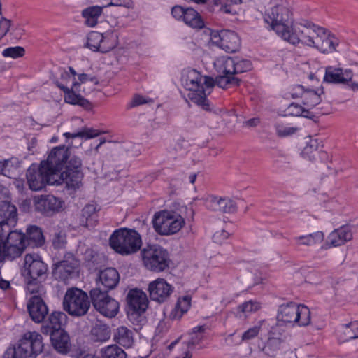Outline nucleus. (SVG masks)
<instances>
[{"instance_id": "nucleus-7", "label": "nucleus", "mask_w": 358, "mask_h": 358, "mask_svg": "<svg viewBox=\"0 0 358 358\" xmlns=\"http://www.w3.org/2000/svg\"><path fill=\"white\" fill-rule=\"evenodd\" d=\"M322 33L323 27L303 19L299 22H294L282 39L294 45L302 43L313 47L317 35Z\"/></svg>"}, {"instance_id": "nucleus-61", "label": "nucleus", "mask_w": 358, "mask_h": 358, "mask_svg": "<svg viewBox=\"0 0 358 358\" xmlns=\"http://www.w3.org/2000/svg\"><path fill=\"white\" fill-rule=\"evenodd\" d=\"M78 80L79 81L78 83H79L80 85L82 83H85L89 80L94 83L96 85L99 83L97 79L94 76H91L90 75H88L87 73L78 74Z\"/></svg>"}, {"instance_id": "nucleus-47", "label": "nucleus", "mask_w": 358, "mask_h": 358, "mask_svg": "<svg viewBox=\"0 0 358 358\" xmlns=\"http://www.w3.org/2000/svg\"><path fill=\"white\" fill-rule=\"evenodd\" d=\"M101 40H103V34L91 31L87 35L85 45L92 51L99 52Z\"/></svg>"}, {"instance_id": "nucleus-64", "label": "nucleus", "mask_w": 358, "mask_h": 358, "mask_svg": "<svg viewBox=\"0 0 358 358\" xmlns=\"http://www.w3.org/2000/svg\"><path fill=\"white\" fill-rule=\"evenodd\" d=\"M10 287V282L6 280L0 278V289L2 290H6Z\"/></svg>"}, {"instance_id": "nucleus-43", "label": "nucleus", "mask_w": 358, "mask_h": 358, "mask_svg": "<svg viewBox=\"0 0 358 358\" xmlns=\"http://www.w3.org/2000/svg\"><path fill=\"white\" fill-rule=\"evenodd\" d=\"M319 149V142L317 139L310 138L306 147L302 151L304 157L308 158L310 161H315L317 157L320 154Z\"/></svg>"}, {"instance_id": "nucleus-32", "label": "nucleus", "mask_w": 358, "mask_h": 358, "mask_svg": "<svg viewBox=\"0 0 358 358\" xmlns=\"http://www.w3.org/2000/svg\"><path fill=\"white\" fill-rule=\"evenodd\" d=\"M337 337L340 342H347L358 338V321L341 324L337 329Z\"/></svg>"}, {"instance_id": "nucleus-40", "label": "nucleus", "mask_w": 358, "mask_h": 358, "mask_svg": "<svg viewBox=\"0 0 358 358\" xmlns=\"http://www.w3.org/2000/svg\"><path fill=\"white\" fill-rule=\"evenodd\" d=\"M99 354L100 358H127L125 351L116 344L102 348Z\"/></svg>"}, {"instance_id": "nucleus-49", "label": "nucleus", "mask_w": 358, "mask_h": 358, "mask_svg": "<svg viewBox=\"0 0 358 358\" xmlns=\"http://www.w3.org/2000/svg\"><path fill=\"white\" fill-rule=\"evenodd\" d=\"M115 43L113 36L111 34L103 35V40L100 44L99 51L102 53H106L113 50L115 47Z\"/></svg>"}, {"instance_id": "nucleus-12", "label": "nucleus", "mask_w": 358, "mask_h": 358, "mask_svg": "<svg viewBox=\"0 0 358 358\" xmlns=\"http://www.w3.org/2000/svg\"><path fill=\"white\" fill-rule=\"evenodd\" d=\"M152 222L157 233L169 236L181 229L185 224V220L174 211L163 210L155 214Z\"/></svg>"}, {"instance_id": "nucleus-50", "label": "nucleus", "mask_w": 358, "mask_h": 358, "mask_svg": "<svg viewBox=\"0 0 358 358\" xmlns=\"http://www.w3.org/2000/svg\"><path fill=\"white\" fill-rule=\"evenodd\" d=\"M25 54V50L21 46L9 47L3 50L2 55L4 57H10L17 59L22 57Z\"/></svg>"}, {"instance_id": "nucleus-54", "label": "nucleus", "mask_w": 358, "mask_h": 358, "mask_svg": "<svg viewBox=\"0 0 358 358\" xmlns=\"http://www.w3.org/2000/svg\"><path fill=\"white\" fill-rule=\"evenodd\" d=\"M12 166V162L10 159L0 162V174L11 178L10 169Z\"/></svg>"}, {"instance_id": "nucleus-18", "label": "nucleus", "mask_w": 358, "mask_h": 358, "mask_svg": "<svg viewBox=\"0 0 358 358\" xmlns=\"http://www.w3.org/2000/svg\"><path fill=\"white\" fill-rule=\"evenodd\" d=\"M48 266L36 255L27 254L24 257L23 275L25 278L45 280Z\"/></svg>"}, {"instance_id": "nucleus-36", "label": "nucleus", "mask_w": 358, "mask_h": 358, "mask_svg": "<svg viewBox=\"0 0 358 358\" xmlns=\"http://www.w3.org/2000/svg\"><path fill=\"white\" fill-rule=\"evenodd\" d=\"M182 22L187 26L197 29H201L205 26L201 15L191 7L186 8Z\"/></svg>"}, {"instance_id": "nucleus-22", "label": "nucleus", "mask_w": 358, "mask_h": 358, "mask_svg": "<svg viewBox=\"0 0 358 358\" xmlns=\"http://www.w3.org/2000/svg\"><path fill=\"white\" fill-rule=\"evenodd\" d=\"M27 310L30 317L36 323L43 322L48 313L47 305L39 296H33L29 299Z\"/></svg>"}, {"instance_id": "nucleus-19", "label": "nucleus", "mask_w": 358, "mask_h": 358, "mask_svg": "<svg viewBox=\"0 0 358 358\" xmlns=\"http://www.w3.org/2000/svg\"><path fill=\"white\" fill-rule=\"evenodd\" d=\"M173 287L164 278H158L150 282L148 291L151 300L159 303L166 301L173 292Z\"/></svg>"}, {"instance_id": "nucleus-63", "label": "nucleus", "mask_w": 358, "mask_h": 358, "mask_svg": "<svg viewBox=\"0 0 358 358\" xmlns=\"http://www.w3.org/2000/svg\"><path fill=\"white\" fill-rule=\"evenodd\" d=\"M260 123V120L258 117L251 118L244 122V125L248 127H254L257 126Z\"/></svg>"}, {"instance_id": "nucleus-11", "label": "nucleus", "mask_w": 358, "mask_h": 358, "mask_svg": "<svg viewBox=\"0 0 358 358\" xmlns=\"http://www.w3.org/2000/svg\"><path fill=\"white\" fill-rule=\"evenodd\" d=\"M141 255L143 265L151 271L159 273L169 267V253L161 245H148L141 250Z\"/></svg>"}, {"instance_id": "nucleus-59", "label": "nucleus", "mask_w": 358, "mask_h": 358, "mask_svg": "<svg viewBox=\"0 0 358 358\" xmlns=\"http://www.w3.org/2000/svg\"><path fill=\"white\" fill-rule=\"evenodd\" d=\"M296 129L293 127H283L282 126H276V132L279 136H287L293 134Z\"/></svg>"}, {"instance_id": "nucleus-39", "label": "nucleus", "mask_w": 358, "mask_h": 358, "mask_svg": "<svg viewBox=\"0 0 358 358\" xmlns=\"http://www.w3.org/2000/svg\"><path fill=\"white\" fill-rule=\"evenodd\" d=\"M322 89L317 90L306 89L303 94V103L309 108H313L322 101Z\"/></svg>"}, {"instance_id": "nucleus-17", "label": "nucleus", "mask_w": 358, "mask_h": 358, "mask_svg": "<svg viewBox=\"0 0 358 358\" xmlns=\"http://www.w3.org/2000/svg\"><path fill=\"white\" fill-rule=\"evenodd\" d=\"M211 41L213 43L229 53L236 52L241 45L238 36L230 30L213 31L211 33Z\"/></svg>"}, {"instance_id": "nucleus-5", "label": "nucleus", "mask_w": 358, "mask_h": 358, "mask_svg": "<svg viewBox=\"0 0 358 358\" xmlns=\"http://www.w3.org/2000/svg\"><path fill=\"white\" fill-rule=\"evenodd\" d=\"M43 348L42 336L36 331H27L17 343L6 349L2 358H36Z\"/></svg>"}, {"instance_id": "nucleus-51", "label": "nucleus", "mask_w": 358, "mask_h": 358, "mask_svg": "<svg viewBox=\"0 0 358 358\" xmlns=\"http://www.w3.org/2000/svg\"><path fill=\"white\" fill-rule=\"evenodd\" d=\"M52 245L55 249H63L67 243L65 232L59 231L55 232L52 236Z\"/></svg>"}, {"instance_id": "nucleus-60", "label": "nucleus", "mask_w": 358, "mask_h": 358, "mask_svg": "<svg viewBox=\"0 0 358 358\" xmlns=\"http://www.w3.org/2000/svg\"><path fill=\"white\" fill-rule=\"evenodd\" d=\"M305 92V89L303 86L301 85H297L293 87L292 92H290L291 96L293 99L298 98L299 96L303 98V94Z\"/></svg>"}, {"instance_id": "nucleus-26", "label": "nucleus", "mask_w": 358, "mask_h": 358, "mask_svg": "<svg viewBox=\"0 0 358 358\" xmlns=\"http://www.w3.org/2000/svg\"><path fill=\"white\" fill-rule=\"evenodd\" d=\"M352 76L351 70L343 71L342 69L329 66L325 69L324 81L329 83L345 84L352 80Z\"/></svg>"}, {"instance_id": "nucleus-48", "label": "nucleus", "mask_w": 358, "mask_h": 358, "mask_svg": "<svg viewBox=\"0 0 358 358\" xmlns=\"http://www.w3.org/2000/svg\"><path fill=\"white\" fill-rule=\"evenodd\" d=\"M4 243L19 246L26 245L25 234L17 231H10L6 238L4 236Z\"/></svg>"}, {"instance_id": "nucleus-31", "label": "nucleus", "mask_w": 358, "mask_h": 358, "mask_svg": "<svg viewBox=\"0 0 358 358\" xmlns=\"http://www.w3.org/2000/svg\"><path fill=\"white\" fill-rule=\"evenodd\" d=\"M26 246L39 248L44 245L45 237L42 229L36 225H31L27 229L25 234Z\"/></svg>"}, {"instance_id": "nucleus-30", "label": "nucleus", "mask_w": 358, "mask_h": 358, "mask_svg": "<svg viewBox=\"0 0 358 358\" xmlns=\"http://www.w3.org/2000/svg\"><path fill=\"white\" fill-rule=\"evenodd\" d=\"M52 344L55 350L60 353H66L70 348V338L64 329L51 331L49 334Z\"/></svg>"}, {"instance_id": "nucleus-10", "label": "nucleus", "mask_w": 358, "mask_h": 358, "mask_svg": "<svg viewBox=\"0 0 358 358\" xmlns=\"http://www.w3.org/2000/svg\"><path fill=\"white\" fill-rule=\"evenodd\" d=\"M276 317L278 322L305 327L310 323V310L305 305L289 302L278 307Z\"/></svg>"}, {"instance_id": "nucleus-25", "label": "nucleus", "mask_w": 358, "mask_h": 358, "mask_svg": "<svg viewBox=\"0 0 358 358\" xmlns=\"http://www.w3.org/2000/svg\"><path fill=\"white\" fill-rule=\"evenodd\" d=\"M339 44V39L334 34L327 33L323 28V33L317 35L313 47L316 48L322 53H332L336 51Z\"/></svg>"}, {"instance_id": "nucleus-57", "label": "nucleus", "mask_w": 358, "mask_h": 358, "mask_svg": "<svg viewBox=\"0 0 358 358\" xmlns=\"http://www.w3.org/2000/svg\"><path fill=\"white\" fill-rule=\"evenodd\" d=\"M132 4L131 0H110V3L103 5V7L108 6H123L129 8Z\"/></svg>"}, {"instance_id": "nucleus-35", "label": "nucleus", "mask_w": 358, "mask_h": 358, "mask_svg": "<svg viewBox=\"0 0 358 358\" xmlns=\"http://www.w3.org/2000/svg\"><path fill=\"white\" fill-rule=\"evenodd\" d=\"M324 238V234L322 231H316L307 235L299 236L294 238L295 244L297 247L313 246L321 243Z\"/></svg>"}, {"instance_id": "nucleus-24", "label": "nucleus", "mask_w": 358, "mask_h": 358, "mask_svg": "<svg viewBox=\"0 0 358 358\" xmlns=\"http://www.w3.org/2000/svg\"><path fill=\"white\" fill-rule=\"evenodd\" d=\"M18 220L17 207L11 202H0V226L15 227Z\"/></svg>"}, {"instance_id": "nucleus-20", "label": "nucleus", "mask_w": 358, "mask_h": 358, "mask_svg": "<svg viewBox=\"0 0 358 358\" xmlns=\"http://www.w3.org/2000/svg\"><path fill=\"white\" fill-rule=\"evenodd\" d=\"M34 207L36 211L50 216L60 210L62 201L53 195H41L34 199Z\"/></svg>"}, {"instance_id": "nucleus-34", "label": "nucleus", "mask_w": 358, "mask_h": 358, "mask_svg": "<svg viewBox=\"0 0 358 358\" xmlns=\"http://www.w3.org/2000/svg\"><path fill=\"white\" fill-rule=\"evenodd\" d=\"M113 340L124 348H131L134 344L133 331L125 326H120L114 331Z\"/></svg>"}, {"instance_id": "nucleus-15", "label": "nucleus", "mask_w": 358, "mask_h": 358, "mask_svg": "<svg viewBox=\"0 0 358 358\" xmlns=\"http://www.w3.org/2000/svg\"><path fill=\"white\" fill-rule=\"evenodd\" d=\"M127 301L130 320L141 317L148 307L149 301L146 294L137 288L129 291Z\"/></svg>"}, {"instance_id": "nucleus-56", "label": "nucleus", "mask_w": 358, "mask_h": 358, "mask_svg": "<svg viewBox=\"0 0 358 358\" xmlns=\"http://www.w3.org/2000/svg\"><path fill=\"white\" fill-rule=\"evenodd\" d=\"M229 236V234L225 230L216 231L213 236V240L215 243L222 244Z\"/></svg>"}, {"instance_id": "nucleus-41", "label": "nucleus", "mask_w": 358, "mask_h": 358, "mask_svg": "<svg viewBox=\"0 0 358 358\" xmlns=\"http://www.w3.org/2000/svg\"><path fill=\"white\" fill-rule=\"evenodd\" d=\"M91 336L94 341H106L110 337V329L106 324H96L91 330Z\"/></svg>"}, {"instance_id": "nucleus-27", "label": "nucleus", "mask_w": 358, "mask_h": 358, "mask_svg": "<svg viewBox=\"0 0 358 358\" xmlns=\"http://www.w3.org/2000/svg\"><path fill=\"white\" fill-rule=\"evenodd\" d=\"M68 317L62 311H53L48 317L45 325L42 327V332L44 334H50L51 331L64 329L67 323Z\"/></svg>"}, {"instance_id": "nucleus-14", "label": "nucleus", "mask_w": 358, "mask_h": 358, "mask_svg": "<svg viewBox=\"0 0 358 358\" xmlns=\"http://www.w3.org/2000/svg\"><path fill=\"white\" fill-rule=\"evenodd\" d=\"M90 296L93 306L102 315L112 318L118 313L119 303L108 295L107 290L98 287L90 290Z\"/></svg>"}, {"instance_id": "nucleus-1", "label": "nucleus", "mask_w": 358, "mask_h": 358, "mask_svg": "<svg viewBox=\"0 0 358 358\" xmlns=\"http://www.w3.org/2000/svg\"><path fill=\"white\" fill-rule=\"evenodd\" d=\"M80 162L73 159L69 162L67 169L57 178L46 166L43 167L41 162L39 165L32 164L26 173L27 185L31 190L35 192L43 189L47 185H64L67 190L76 192L81 178V173L78 170Z\"/></svg>"}, {"instance_id": "nucleus-3", "label": "nucleus", "mask_w": 358, "mask_h": 358, "mask_svg": "<svg viewBox=\"0 0 358 358\" xmlns=\"http://www.w3.org/2000/svg\"><path fill=\"white\" fill-rule=\"evenodd\" d=\"M263 19L280 38L286 35L291 24L294 22L292 8L286 0H280L279 2L266 8Z\"/></svg>"}, {"instance_id": "nucleus-52", "label": "nucleus", "mask_w": 358, "mask_h": 358, "mask_svg": "<svg viewBox=\"0 0 358 358\" xmlns=\"http://www.w3.org/2000/svg\"><path fill=\"white\" fill-rule=\"evenodd\" d=\"M285 113L286 116H300L305 113H308V110L297 103H292L285 109Z\"/></svg>"}, {"instance_id": "nucleus-44", "label": "nucleus", "mask_w": 358, "mask_h": 358, "mask_svg": "<svg viewBox=\"0 0 358 358\" xmlns=\"http://www.w3.org/2000/svg\"><path fill=\"white\" fill-rule=\"evenodd\" d=\"M213 5L220 6V11L230 15H236L237 11L235 6L241 3V0H212Z\"/></svg>"}, {"instance_id": "nucleus-23", "label": "nucleus", "mask_w": 358, "mask_h": 358, "mask_svg": "<svg viewBox=\"0 0 358 358\" xmlns=\"http://www.w3.org/2000/svg\"><path fill=\"white\" fill-rule=\"evenodd\" d=\"M206 206L208 210L224 213H233L236 210V205L229 198L209 196L206 200Z\"/></svg>"}, {"instance_id": "nucleus-6", "label": "nucleus", "mask_w": 358, "mask_h": 358, "mask_svg": "<svg viewBox=\"0 0 358 358\" xmlns=\"http://www.w3.org/2000/svg\"><path fill=\"white\" fill-rule=\"evenodd\" d=\"M252 69L250 60L228 57L222 63L221 74L215 78L216 85L223 89L238 86L241 80L236 75L249 71Z\"/></svg>"}, {"instance_id": "nucleus-33", "label": "nucleus", "mask_w": 358, "mask_h": 358, "mask_svg": "<svg viewBox=\"0 0 358 358\" xmlns=\"http://www.w3.org/2000/svg\"><path fill=\"white\" fill-rule=\"evenodd\" d=\"M80 224L88 229L93 228L98 222L96 207L94 204H87L82 210Z\"/></svg>"}, {"instance_id": "nucleus-16", "label": "nucleus", "mask_w": 358, "mask_h": 358, "mask_svg": "<svg viewBox=\"0 0 358 358\" xmlns=\"http://www.w3.org/2000/svg\"><path fill=\"white\" fill-rule=\"evenodd\" d=\"M80 263L71 252H66L62 260L53 264L52 275L55 279L66 281L77 272Z\"/></svg>"}, {"instance_id": "nucleus-58", "label": "nucleus", "mask_w": 358, "mask_h": 358, "mask_svg": "<svg viewBox=\"0 0 358 358\" xmlns=\"http://www.w3.org/2000/svg\"><path fill=\"white\" fill-rule=\"evenodd\" d=\"M10 24L11 21L6 18L3 17L1 20H0V39L9 31Z\"/></svg>"}, {"instance_id": "nucleus-13", "label": "nucleus", "mask_w": 358, "mask_h": 358, "mask_svg": "<svg viewBox=\"0 0 358 358\" xmlns=\"http://www.w3.org/2000/svg\"><path fill=\"white\" fill-rule=\"evenodd\" d=\"M90 306L87 294L78 288L69 289L63 299V308L69 315L80 317L85 315Z\"/></svg>"}, {"instance_id": "nucleus-9", "label": "nucleus", "mask_w": 358, "mask_h": 358, "mask_svg": "<svg viewBox=\"0 0 358 358\" xmlns=\"http://www.w3.org/2000/svg\"><path fill=\"white\" fill-rule=\"evenodd\" d=\"M109 244L117 253L129 255L140 250L142 240L137 231L128 228H120L115 230L110 235Z\"/></svg>"}, {"instance_id": "nucleus-8", "label": "nucleus", "mask_w": 358, "mask_h": 358, "mask_svg": "<svg viewBox=\"0 0 358 358\" xmlns=\"http://www.w3.org/2000/svg\"><path fill=\"white\" fill-rule=\"evenodd\" d=\"M73 159H77L80 162V166L78 169V171L81 173L80 183L78 186L79 189L83 185V179L84 173L82 170V160L78 156L70 157L69 148L66 145H59L53 148L49 153L46 160H43V167L46 166V169L50 171L57 178L61 173H63L67 169L69 166V162Z\"/></svg>"}, {"instance_id": "nucleus-29", "label": "nucleus", "mask_w": 358, "mask_h": 358, "mask_svg": "<svg viewBox=\"0 0 358 358\" xmlns=\"http://www.w3.org/2000/svg\"><path fill=\"white\" fill-rule=\"evenodd\" d=\"M99 282L103 287V290L115 289L120 282V274L114 268H106L99 272Z\"/></svg>"}, {"instance_id": "nucleus-45", "label": "nucleus", "mask_w": 358, "mask_h": 358, "mask_svg": "<svg viewBox=\"0 0 358 358\" xmlns=\"http://www.w3.org/2000/svg\"><path fill=\"white\" fill-rule=\"evenodd\" d=\"M102 133H103L102 131H100L96 129H94L92 128H84L78 132H74V133L66 132L64 134V136L66 137V139L75 138H78V137L90 139V138L96 137Z\"/></svg>"}, {"instance_id": "nucleus-4", "label": "nucleus", "mask_w": 358, "mask_h": 358, "mask_svg": "<svg viewBox=\"0 0 358 358\" xmlns=\"http://www.w3.org/2000/svg\"><path fill=\"white\" fill-rule=\"evenodd\" d=\"M59 76L55 78V84L64 93V101L72 105H79L85 108H90V102L77 92H80V83L75 80L76 72L71 66L67 69L60 68Z\"/></svg>"}, {"instance_id": "nucleus-42", "label": "nucleus", "mask_w": 358, "mask_h": 358, "mask_svg": "<svg viewBox=\"0 0 358 358\" xmlns=\"http://www.w3.org/2000/svg\"><path fill=\"white\" fill-rule=\"evenodd\" d=\"M259 308L260 304L259 302L250 300L237 306L235 314L237 317L241 318L257 311Z\"/></svg>"}, {"instance_id": "nucleus-2", "label": "nucleus", "mask_w": 358, "mask_h": 358, "mask_svg": "<svg viewBox=\"0 0 358 358\" xmlns=\"http://www.w3.org/2000/svg\"><path fill=\"white\" fill-rule=\"evenodd\" d=\"M182 83L185 89L189 91L188 98L206 111H210V103L207 95L216 84L215 80L210 76H203L196 69L186 70L182 76Z\"/></svg>"}, {"instance_id": "nucleus-46", "label": "nucleus", "mask_w": 358, "mask_h": 358, "mask_svg": "<svg viewBox=\"0 0 358 358\" xmlns=\"http://www.w3.org/2000/svg\"><path fill=\"white\" fill-rule=\"evenodd\" d=\"M27 289L30 294H34V296L42 297L45 294V289L41 284L43 280L26 278Z\"/></svg>"}, {"instance_id": "nucleus-55", "label": "nucleus", "mask_w": 358, "mask_h": 358, "mask_svg": "<svg viewBox=\"0 0 358 358\" xmlns=\"http://www.w3.org/2000/svg\"><path fill=\"white\" fill-rule=\"evenodd\" d=\"M260 331V327L255 326L247 331H245L242 335L243 340H250L257 336Z\"/></svg>"}, {"instance_id": "nucleus-37", "label": "nucleus", "mask_w": 358, "mask_h": 358, "mask_svg": "<svg viewBox=\"0 0 358 358\" xmlns=\"http://www.w3.org/2000/svg\"><path fill=\"white\" fill-rule=\"evenodd\" d=\"M191 306V298L189 296H185L179 298L175 305L174 308L170 313V318L172 320H179L187 313Z\"/></svg>"}, {"instance_id": "nucleus-21", "label": "nucleus", "mask_w": 358, "mask_h": 358, "mask_svg": "<svg viewBox=\"0 0 358 358\" xmlns=\"http://www.w3.org/2000/svg\"><path fill=\"white\" fill-rule=\"evenodd\" d=\"M352 238V232L350 227L343 225L334 229L327 236V242L321 247L323 250L338 247L344 245Z\"/></svg>"}, {"instance_id": "nucleus-38", "label": "nucleus", "mask_w": 358, "mask_h": 358, "mask_svg": "<svg viewBox=\"0 0 358 358\" xmlns=\"http://www.w3.org/2000/svg\"><path fill=\"white\" fill-rule=\"evenodd\" d=\"M103 5L101 6H93L84 9L82 12L83 17L85 19V24L91 27L96 25L98 18L103 12Z\"/></svg>"}, {"instance_id": "nucleus-28", "label": "nucleus", "mask_w": 358, "mask_h": 358, "mask_svg": "<svg viewBox=\"0 0 358 358\" xmlns=\"http://www.w3.org/2000/svg\"><path fill=\"white\" fill-rule=\"evenodd\" d=\"M26 245H17L4 243V235L0 234V262L5 260H13L20 257L24 250Z\"/></svg>"}, {"instance_id": "nucleus-62", "label": "nucleus", "mask_w": 358, "mask_h": 358, "mask_svg": "<svg viewBox=\"0 0 358 358\" xmlns=\"http://www.w3.org/2000/svg\"><path fill=\"white\" fill-rule=\"evenodd\" d=\"M145 103V99L143 96L137 94L134 96L131 102V107H136Z\"/></svg>"}, {"instance_id": "nucleus-53", "label": "nucleus", "mask_w": 358, "mask_h": 358, "mask_svg": "<svg viewBox=\"0 0 358 358\" xmlns=\"http://www.w3.org/2000/svg\"><path fill=\"white\" fill-rule=\"evenodd\" d=\"M185 9L186 8L176 5L171 8V15L176 20L182 21L185 14Z\"/></svg>"}]
</instances>
